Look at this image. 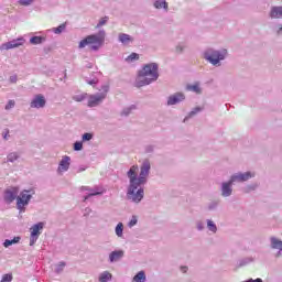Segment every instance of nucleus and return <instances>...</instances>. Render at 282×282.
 I'll return each instance as SVG.
<instances>
[{
  "label": "nucleus",
  "instance_id": "obj_23",
  "mask_svg": "<svg viewBox=\"0 0 282 282\" xmlns=\"http://www.w3.org/2000/svg\"><path fill=\"white\" fill-rule=\"evenodd\" d=\"M140 55L138 53H131L127 58V63H133V61H139Z\"/></svg>",
  "mask_w": 282,
  "mask_h": 282
},
{
  "label": "nucleus",
  "instance_id": "obj_36",
  "mask_svg": "<svg viewBox=\"0 0 282 282\" xmlns=\"http://www.w3.org/2000/svg\"><path fill=\"white\" fill-rule=\"evenodd\" d=\"M138 224V218L135 216L132 217V219L129 221V227L133 228Z\"/></svg>",
  "mask_w": 282,
  "mask_h": 282
},
{
  "label": "nucleus",
  "instance_id": "obj_19",
  "mask_svg": "<svg viewBox=\"0 0 282 282\" xmlns=\"http://www.w3.org/2000/svg\"><path fill=\"white\" fill-rule=\"evenodd\" d=\"M271 247L274 250H282V241L276 238H271Z\"/></svg>",
  "mask_w": 282,
  "mask_h": 282
},
{
  "label": "nucleus",
  "instance_id": "obj_12",
  "mask_svg": "<svg viewBox=\"0 0 282 282\" xmlns=\"http://www.w3.org/2000/svg\"><path fill=\"white\" fill-rule=\"evenodd\" d=\"M232 184H235L232 178H230L228 183H223V197H230V195H232Z\"/></svg>",
  "mask_w": 282,
  "mask_h": 282
},
{
  "label": "nucleus",
  "instance_id": "obj_5",
  "mask_svg": "<svg viewBox=\"0 0 282 282\" xmlns=\"http://www.w3.org/2000/svg\"><path fill=\"white\" fill-rule=\"evenodd\" d=\"M104 91L99 95H90L88 100V107H97L102 100L107 98V91H109V86H104Z\"/></svg>",
  "mask_w": 282,
  "mask_h": 282
},
{
  "label": "nucleus",
  "instance_id": "obj_39",
  "mask_svg": "<svg viewBox=\"0 0 282 282\" xmlns=\"http://www.w3.org/2000/svg\"><path fill=\"white\" fill-rule=\"evenodd\" d=\"M181 270L182 272L186 273L188 271V267H182Z\"/></svg>",
  "mask_w": 282,
  "mask_h": 282
},
{
  "label": "nucleus",
  "instance_id": "obj_22",
  "mask_svg": "<svg viewBox=\"0 0 282 282\" xmlns=\"http://www.w3.org/2000/svg\"><path fill=\"white\" fill-rule=\"evenodd\" d=\"M99 281L100 282H108V281H111V273H109V272H104V273H101L100 274V276H99Z\"/></svg>",
  "mask_w": 282,
  "mask_h": 282
},
{
  "label": "nucleus",
  "instance_id": "obj_31",
  "mask_svg": "<svg viewBox=\"0 0 282 282\" xmlns=\"http://www.w3.org/2000/svg\"><path fill=\"white\" fill-rule=\"evenodd\" d=\"M0 282H12V273L4 274Z\"/></svg>",
  "mask_w": 282,
  "mask_h": 282
},
{
  "label": "nucleus",
  "instance_id": "obj_25",
  "mask_svg": "<svg viewBox=\"0 0 282 282\" xmlns=\"http://www.w3.org/2000/svg\"><path fill=\"white\" fill-rule=\"evenodd\" d=\"M30 43L32 45H41V43H43V37L41 36H33L30 39Z\"/></svg>",
  "mask_w": 282,
  "mask_h": 282
},
{
  "label": "nucleus",
  "instance_id": "obj_38",
  "mask_svg": "<svg viewBox=\"0 0 282 282\" xmlns=\"http://www.w3.org/2000/svg\"><path fill=\"white\" fill-rule=\"evenodd\" d=\"M11 83H17V75L10 77Z\"/></svg>",
  "mask_w": 282,
  "mask_h": 282
},
{
  "label": "nucleus",
  "instance_id": "obj_14",
  "mask_svg": "<svg viewBox=\"0 0 282 282\" xmlns=\"http://www.w3.org/2000/svg\"><path fill=\"white\" fill-rule=\"evenodd\" d=\"M182 100H184V94L177 93L169 98L167 105H177V102H182Z\"/></svg>",
  "mask_w": 282,
  "mask_h": 282
},
{
  "label": "nucleus",
  "instance_id": "obj_1",
  "mask_svg": "<svg viewBox=\"0 0 282 282\" xmlns=\"http://www.w3.org/2000/svg\"><path fill=\"white\" fill-rule=\"evenodd\" d=\"M138 165H132L128 171V177L130 180V186L128 189V199H131L135 204L142 202L144 197V189L139 188L138 186L144 184L147 182V177L149 176V171H151V163L149 161H144L141 166V172L138 177Z\"/></svg>",
  "mask_w": 282,
  "mask_h": 282
},
{
  "label": "nucleus",
  "instance_id": "obj_21",
  "mask_svg": "<svg viewBox=\"0 0 282 282\" xmlns=\"http://www.w3.org/2000/svg\"><path fill=\"white\" fill-rule=\"evenodd\" d=\"M187 91H194L195 94H202V88L199 87V83L187 86Z\"/></svg>",
  "mask_w": 282,
  "mask_h": 282
},
{
  "label": "nucleus",
  "instance_id": "obj_29",
  "mask_svg": "<svg viewBox=\"0 0 282 282\" xmlns=\"http://www.w3.org/2000/svg\"><path fill=\"white\" fill-rule=\"evenodd\" d=\"M15 160H19V154H17V152H12L8 155L9 162H15Z\"/></svg>",
  "mask_w": 282,
  "mask_h": 282
},
{
  "label": "nucleus",
  "instance_id": "obj_4",
  "mask_svg": "<svg viewBox=\"0 0 282 282\" xmlns=\"http://www.w3.org/2000/svg\"><path fill=\"white\" fill-rule=\"evenodd\" d=\"M226 54H228L227 51H207L205 52V58L212 63V65H217L219 64V61H224V58H226Z\"/></svg>",
  "mask_w": 282,
  "mask_h": 282
},
{
  "label": "nucleus",
  "instance_id": "obj_28",
  "mask_svg": "<svg viewBox=\"0 0 282 282\" xmlns=\"http://www.w3.org/2000/svg\"><path fill=\"white\" fill-rule=\"evenodd\" d=\"M109 21V17H104L99 20V23L96 25V28H102V25H106L107 22Z\"/></svg>",
  "mask_w": 282,
  "mask_h": 282
},
{
  "label": "nucleus",
  "instance_id": "obj_18",
  "mask_svg": "<svg viewBox=\"0 0 282 282\" xmlns=\"http://www.w3.org/2000/svg\"><path fill=\"white\" fill-rule=\"evenodd\" d=\"M154 8H156L158 10L162 8H164V10H169V4L164 0H155Z\"/></svg>",
  "mask_w": 282,
  "mask_h": 282
},
{
  "label": "nucleus",
  "instance_id": "obj_8",
  "mask_svg": "<svg viewBox=\"0 0 282 282\" xmlns=\"http://www.w3.org/2000/svg\"><path fill=\"white\" fill-rule=\"evenodd\" d=\"M18 195H19V187H10L4 192V200L8 204H12V202L17 199Z\"/></svg>",
  "mask_w": 282,
  "mask_h": 282
},
{
  "label": "nucleus",
  "instance_id": "obj_35",
  "mask_svg": "<svg viewBox=\"0 0 282 282\" xmlns=\"http://www.w3.org/2000/svg\"><path fill=\"white\" fill-rule=\"evenodd\" d=\"M74 149L75 151H83V142H75Z\"/></svg>",
  "mask_w": 282,
  "mask_h": 282
},
{
  "label": "nucleus",
  "instance_id": "obj_9",
  "mask_svg": "<svg viewBox=\"0 0 282 282\" xmlns=\"http://www.w3.org/2000/svg\"><path fill=\"white\" fill-rule=\"evenodd\" d=\"M45 97L43 95H36L31 101L32 109H43L45 107Z\"/></svg>",
  "mask_w": 282,
  "mask_h": 282
},
{
  "label": "nucleus",
  "instance_id": "obj_2",
  "mask_svg": "<svg viewBox=\"0 0 282 282\" xmlns=\"http://www.w3.org/2000/svg\"><path fill=\"white\" fill-rule=\"evenodd\" d=\"M158 74V64L156 63H150L143 66L141 70H139L137 80H135V87H144L147 85H151L153 82H155L159 78Z\"/></svg>",
  "mask_w": 282,
  "mask_h": 282
},
{
  "label": "nucleus",
  "instance_id": "obj_37",
  "mask_svg": "<svg viewBox=\"0 0 282 282\" xmlns=\"http://www.w3.org/2000/svg\"><path fill=\"white\" fill-rule=\"evenodd\" d=\"M14 105H15L14 100H9V102L6 105V109L10 110L14 107Z\"/></svg>",
  "mask_w": 282,
  "mask_h": 282
},
{
  "label": "nucleus",
  "instance_id": "obj_42",
  "mask_svg": "<svg viewBox=\"0 0 282 282\" xmlns=\"http://www.w3.org/2000/svg\"><path fill=\"white\" fill-rule=\"evenodd\" d=\"M4 140H8V134H4Z\"/></svg>",
  "mask_w": 282,
  "mask_h": 282
},
{
  "label": "nucleus",
  "instance_id": "obj_6",
  "mask_svg": "<svg viewBox=\"0 0 282 282\" xmlns=\"http://www.w3.org/2000/svg\"><path fill=\"white\" fill-rule=\"evenodd\" d=\"M30 199H32V195H30L29 191H23L20 196L17 197V206L19 210H23V207L30 204Z\"/></svg>",
  "mask_w": 282,
  "mask_h": 282
},
{
  "label": "nucleus",
  "instance_id": "obj_43",
  "mask_svg": "<svg viewBox=\"0 0 282 282\" xmlns=\"http://www.w3.org/2000/svg\"><path fill=\"white\" fill-rule=\"evenodd\" d=\"M83 191H87V187H83Z\"/></svg>",
  "mask_w": 282,
  "mask_h": 282
},
{
  "label": "nucleus",
  "instance_id": "obj_17",
  "mask_svg": "<svg viewBox=\"0 0 282 282\" xmlns=\"http://www.w3.org/2000/svg\"><path fill=\"white\" fill-rule=\"evenodd\" d=\"M119 41L121 43H123V45H127V44L131 43V41H133V39L129 34L121 33V34H119Z\"/></svg>",
  "mask_w": 282,
  "mask_h": 282
},
{
  "label": "nucleus",
  "instance_id": "obj_11",
  "mask_svg": "<svg viewBox=\"0 0 282 282\" xmlns=\"http://www.w3.org/2000/svg\"><path fill=\"white\" fill-rule=\"evenodd\" d=\"M251 177H254V174L247 172L231 176V182H248Z\"/></svg>",
  "mask_w": 282,
  "mask_h": 282
},
{
  "label": "nucleus",
  "instance_id": "obj_34",
  "mask_svg": "<svg viewBox=\"0 0 282 282\" xmlns=\"http://www.w3.org/2000/svg\"><path fill=\"white\" fill-rule=\"evenodd\" d=\"M34 0H19L20 6H30Z\"/></svg>",
  "mask_w": 282,
  "mask_h": 282
},
{
  "label": "nucleus",
  "instance_id": "obj_16",
  "mask_svg": "<svg viewBox=\"0 0 282 282\" xmlns=\"http://www.w3.org/2000/svg\"><path fill=\"white\" fill-rule=\"evenodd\" d=\"M271 19L282 18V7H273L270 13Z\"/></svg>",
  "mask_w": 282,
  "mask_h": 282
},
{
  "label": "nucleus",
  "instance_id": "obj_33",
  "mask_svg": "<svg viewBox=\"0 0 282 282\" xmlns=\"http://www.w3.org/2000/svg\"><path fill=\"white\" fill-rule=\"evenodd\" d=\"M63 30H65V24H61L59 26L55 28L54 33L61 34V32H63Z\"/></svg>",
  "mask_w": 282,
  "mask_h": 282
},
{
  "label": "nucleus",
  "instance_id": "obj_40",
  "mask_svg": "<svg viewBox=\"0 0 282 282\" xmlns=\"http://www.w3.org/2000/svg\"><path fill=\"white\" fill-rule=\"evenodd\" d=\"M93 195H100V193H91L88 195V197H93Z\"/></svg>",
  "mask_w": 282,
  "mask_h": 282
},
{
  "label": "nucleus",
  "instance_id": "obj_30",
  "mask_svg": "<svg viewBox=\"0 0 282 282\" xmlns=\"http://www.w3.org/2000/svg\"><path fill=\"white\" fill-rule=\"evenodd\" d=\"M207 227L209 228V230L212 232H217V226L215 225V223H213L212 220L207 221Z\"/></svg>",
  "mask_w": 282,
  "mask_h": 282
},
{
  "label": "nucleus",
  "instance_id": "obj_41",
  "mask_svg": "<svg viewBox=\"0 0 282 282\" xmlns=\"http://www.w3.org/2000/svg\"><path fill=\"white\" fill-rule=\"evenodd\" d=\"M176 51H177V52H182V47H181V46H177V47H176Z\"/></svg>",
  "mask_w": 282,
  "mask_h": 282
},
{
  "label": "nucleus",
  "instance_id": "obj_15",
  "mask_svg": "<svg viewBox=\"0 0 282 282\" xmlns=\"http://www.w3.org/2000/svg\"><path fill=\"white\" fill-rule=\"evenodd\" d=\"M124 257V251H112L109 256V259L111 261V263H113V261H119V259H122Z\"/></svg>",
  "mask_w": 282,
  "mask_h": 282
},
{
  "label": "nucleus",
  "instance_id": "obj_26",
  "mask_svg": "<svg viewBox=\"0 0 282 282\" xmlns=\"http://www.w3.org/2000/svg\"><path fill=\"white\" fill-rule=\"evenodd\" d=\"M85 98H87V94H80V95H75L73 97V100H75L76 102H83Z\"/></svg>",
  "mask_w": 282,
  "mask_h": 282
},
{
  "label": "nucleus",
  "instance_id": "obj_32",
  "mask_svg": "<svg viewBox=\"0 0 282 282\" xmlns=\"http://www.w3.org/2000/svg\"><path fill=\"white\" fill-rule=\"evenodd\" d=\"M91 138H94V134H91V133H84L83 134V141L84 142H89V140H91Z\"/></svg>",
  "mask_w": 282,
  "mask_h": 282
},
{
  "label": "nucleus",
  "instance_id": "obj_7",
  "mask_svg": "<svg viewBox=\"0 0 282 282\" xmlns=\"http://www.w3.org/2000/svg\"><path fill=\"white\" fill-rule=\"evenodd\" d=\"M43 223H37L31 227L30 246H34V243H36L39 237L41 236V230H43Z\"/></svg>",
  "mask_w": 282,
  "mask_h": 282
},
{
  "label": "nucleus",
  "instance_id": "obj_10",
  "mask_svg": "<svg viewBox=\"0 0 282 282\" xmlns=\"http://www.w3.org/2000/svg\"><path fill=\"white\" fill-rule=\"evenodd\" d=\"M70 162H72V159L69 156L67 155L63 156L58 165L59 173H65V171H69Z\"/></svg>",
  "mask_w": 282,
  "mask_h": 282
},
{
  "label": "nucleus",
  "instance_id": "obj_27",
  "mask_svg": "<svg viewBox=\"0 0 282 282\" xmlns=\"http://www.w3.org/2000/svg\"><path fill=\"white\" fill-rule=\"evenodd\" d=\"M122 230H123V225H122V223H119L116 227L117 237H122Z\"/></svg>",
  "mask_w": 282,
  "mask_h": 282
},
{
  "label": "nucleus",
  "instance_id": "obj_24",
  "mask_svg": "<svg viewBox=\"0 0 282 282\" xmlns=\"http://www.w3.org/2000/svg\"><path fill=\"white\" fill-rule=\"evenodd\" d=\"M21 240V238L20 237H15L14 239H12V240H6L4 242H3V246H4V248H9V246H12L13 243H19V241Z\"/></svg>",
  "mask_w": 282,
  "mask_h": 282
},
{
  "label": "nucleus",
  "instance_id": "obj_20",
  "mask_svg": "<svg viewBox=\"0 0 282 282\" xmlns=\"http://www.w3.org/2000/svg\"><path fill=\"white\" fill-rule=\"evenodd\" d=\"M133 282H144L147 281V274H144V271H140L138 274L134 275Z\"/></svg>",
  "mask_w": 282,
  "mask_h": 282
},
{
  "label": "nucleus",
  "instance_id": "obj_3",
  "mask_svg": "<svg viewBox=\"0 0 282 282\" xmlns=\"http://www.w3.org/2000/svg\"><path fill=\"white\" fill-rule=\"evenodd\" d=\"M102 43H105V36L104 35H88L84 40L79 42V48L83 50V47H87L89 45L90 50L97 51L102 47Z\"/></svg>",
  "mask_w": 282,
  "mask_h": 282
},
{
  "label": "nucleus",
  "instance_id": "obj_13",
  "mask_svg": "<svg viewBox=\"0 0 282 282\" xmlns=\"http://www.w3.org/2000/svg\"><path fill=\"white\" fill-rule=\"evenodd\" d=\"M23 40H13L1 45V50H14V47H21Z\"/></svg>",
  "mask_w": 282,
  "mask_h": 282
}]
</instances>
